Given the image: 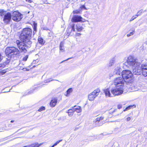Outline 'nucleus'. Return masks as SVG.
<instances>
[{
    "instance_id": "f257e3e1",
    "label": "nucleus",
    "mask_w": 147,
    "mask_h": 147,
    "mask_svg": "<svg viewBox=\"0 0 147 147\" xmlns=\"http://www.w3.org/2000/svg\"><path fill=\"white\" fill-rule=\"evenodd\" d=\"M128 65L131 66L133 68V72L134 74L139 75L141 73L140 63L138 62L137 59L131 56L128 57L127 61Z\"/></svg>"
},
{
    "instance_id": "f03ea898",
    "label": "nucleus",
    "mask_w": 147,
    "mask_h": 147,
    "mask_svg": "<svg viewBox=\"0 0 147 147\" xmlns=\"http://www.w3.org/2000/svg\"><path fill=\"white\" fill-rule=\"evenodd\" d=\"M32 34V30L29 28L23 29L20 36V40L25 42L29 45L32 44V42L30 40Z\"/></svg>"
},
{
    "instance_id": "7ed1b4c3",
    "label": "nucleus",
    "mask_w": 147,
    "mask_h": 147,
    "mask_svg": "<svg viewBox=\"0 0 147 147\" xmlns=\"http://www.w3.org/2000/svg\"><path fill=\"white\" fill-rule=\"evenodd\" d=\"M122 78L125 82L130 83L133 79V75L131 71L128 70H125L121 72Z\"/></svg>"
},
{
    "instance_id": "20e7f679",
    "label": "nucleus",
    "mask_w": 147,
    "mask_h": 147,
    "mask_svg": "<svg viewBox=\"0 0 147 147\" xmlns=\"http://www.w3.org/2000/svg\"><path fill=\"white\" fill-rule=\"evenodd\" d=\"M5 52L6 54L8 55L10 54L16 55L20 53V51L18 49L13 47H7Z\"/></svg>"
},
{
    "instance_id": "39448f33",
    "label": "nucleus",
    "mask_w": 147,
    "mask_h": 147,
    "mask_svg": "<svg viewBox=\"0 0 147 147\" xmlns=\"http://www.w3.org/2000/svg\"><path fill=\"white\" fill-rule=\"evenodd\" d=\"M25 43H26L25 42L22 41V42L20 41L19 40H17L16 41V43L20 51L24 53L27 51L26 49L27 48V46Z\"/></svg>"
},
{
    "instance_id": "423d86ee",
    "label": "nucleus",
    "mask_w": 147,
    "mask_h": 147,
    "mask_svg": "<svg viewBox=\"0 0 147 147\" xmlns=\"http://www.w3.org/2000/svg\"><path fill=\"white\" fill-rule=\"evenodd\" d=\"M124 86L120 88H117L111 90L112 96H116L120 95L123 93L124 90Z\"/></svg>"
},
{
    "instance_id": "0eeeda50",
    "label": "nucleus",
    "mask_w": 147,
    "mask_h": 147,
    "mask_svg": "<svg viewBox=\"0 0 147 147\" xmlns=\"http://www.w3.org/2000/svg\"><path fill=\"white\" fill-rule=\"evenodd\" d=\"M22 18V15L18 11L13 12L12 15V18L15 21L18 22Z\"/></svg>"
},
{
    "instance_id": "6e6552de",
    "label": "nucleus",
    "mask_w": 147,
    "mask_h": 147,
    "mask_svg": "<svg viewBox=\"0 0 147 147\" xmlns=\"http://www.w3.org/2000/svg\"><path fill=\"white\" fill-rule=\"evenodd\" d=\"M100 92L99 89H96L92 92L90 93L88 96L89 100L91 101H93L95 98L97 96Z\"/></svg>"
},
{
    "instance_id": "1a4fd4ad",
    "label": "nucleus",
    "mask_w": 147,
    "mask_h": 147,
    "mask_svg": "<svg viewBox=\"0 0 147 147\" xmlns=\"http://www.w3.org/2000/svg\"><path fill=\"white\" fill-rule=\"evenodd\" d=\"M125 81L122 77H118L115 79L114 80V83L116 86H117L118 87L120 86L122 87L123 86Z\"/></svg>"
},
{
    "instance_id": "9d476101",
    "label": "nucleus",
    "mask_w": 147,
    "mask_h": 147,
    "mask_svg": "<svg viewBox=\"0 0 147 147\" xmlns=\"http://www.w3.org/2000/svg\"><path fill=\"white\" fill-rule=\"evenodd\" d=\"M12 18V15L10 12L6 13L3 19V21L5 24H9L11 21Z\"/></svg>"
},
{
    "instance_id": "9b49d317",
    "label": "nucleus",
    "mask_w": 147,
    "mask_h": 147,
    "mask_svg": "<svg viewBox=\"0 0 147 147\" xmlns=\"http://www.w3.org/2000/svg\"><path fill=\"white\" fill-rule=\"evenodd\" d=\"M72 21L74 22H85V20L80 16H75L72 18Z\"/></svg>"
},
{
    "instance_id": "f8f14e48",
    "label": "nucleus",
    "mask_w": 147,
    "mask_h": 147,
    "mask_svg": "<svg viewBox=\"0 0 147 147\" xmlns=\"http://www.w3.org/2000/svg\"><path fill=\"white\" fill-rule=\"evenodd\" d=\"M104 92L106 96L108 97H113L112 93H111L109 89L107 88L104 90Z\"/></svg>"
},
{
    "instance_id": "ddd939ff",
    "label": "nucleus",
    "mask_w": 147,
    "mask_h": 147,
    "mask_svg": "<svg viewBox=\"0 0 147 147\" xmlns=\"http://www.w3.org/2000/svg\"><path fill=\"white\" fill-rule=\"evenodd\" d=\"M121 70L119 66H118L115 67L114 71V75L115 74L117 75H120Z\"/></svg>"
},
{
    "instance_id": "4468645a",
    "label": "nucleus",
    "mask_w": 147,
    "mask_h": 147,
    "mask_svg": "<svg viewBox=\"0 0 147 147\" xmlns=\"http://www.w3.org/2000/svg\"><path fill=\"white\" fill-rule=\"evenodd\" d=\"M57 100L56 98H54L51 100L50 103V106L52 107H55L56 104Z\"/></svg>"
},
{
    "instance_id": "2eb2a0df",
    "label": "nucleus",
    "mask_w": 147,
    "mask_h": 147,
    "mask_svg": "<svg viewBox=\"0 0 147 147\" xmlns=\"http://www.w3.org/2000/svg\"><path fill=\"white\" fill-rule=\"evenodd\" d=\"M75 111L74 109H69L66 111V113H68V116L69 117L72 116L73 115V113Z\"/></svg>"
},
{
    "instance_id": "dca6fc26",
    "label": "nucleus",
    "mask_w": 147,
    "mask_h": 147,
    "mask_svg": "<svg viewBox=\"0 0 147 147\" xmlns=\"http://www.w3.org/2000/svg\"><path fill=\"white\" fill-rule=\"evenodd\" d=\"M38 40L39 44L42 45H43L45 42V41L41 37H38Z\"/></svg>"
},
{
    "instance_id": "f3484780",
    "label": "nucleus",
    "mask_w": 147,
    "mask_h": 147,
    "mask_svg": "<svg viewBox=\"0 0 147 147\" xmlns=\"http://www.w3.org/2000/svg\"><path fill=\"white\" fill-rule=\"evenodd\" d=\"M76 108H74V110H75V111H76L78 113H80L82 111V109L80 107L77 106L76 107V106H74V107H76Z\"/></svg>"
},
{
    "instance_id": "a211bd4d",
    "label": "nucleus",
    "mask_w": 147,
    "mask_h": 147,
    "mask_svg": "<svg viewBox=\"0 0 147 147\" xmlns=\"http://www.w3.org/2000/svg\"><path fill=\"white\" fill-rule=\"evenodd\" d=\"M76 28L78 31H81L83 29L82 26L79 24H77L76 25Z\"/></svg>"
},
{
    "instance_id": "6ab92c4d",
    "label": "nucleus",
    "mask_w": 147,
    "mask_h": 147,
    "mask_svg": "<svg viewBox=\"0 0 147 147\" xmlns=\"http://www.w3.org/2000/svg\"><path fill=\"white\" fill-rule=\"evenodd\" d=\"M115 61V59L114 58L111 59L108 65L109 67H111L114 64Z\"/></svg>"
},
{
    "instance_id": "aec40b11",
    "label": "nucleus",
    "mask_w": 147,
    "mask_h": 147,
    "mask_svg": "<svg viewBox=\"0 0 147 147\" xmlns=\"http://www.w3.org/2000/svg\"><path fill=\"white\" fill-rule=\"evenodd\" d=\"M103 119V117H98L95 119L94 122H95L96 124H97L98 123L100 120H102Z\"/></svg>"
},
{
    "instance_id": "412c9836",
    "label": "nucleus",
    "mask_w": 147,
    "mask_h": 147,
    "mask_svg": "<svg viewBox=\"0 0 147 147\" xmlns=\"http://www.w3.org/2000/svg\"><path fill=\"white\" fill-rule=\"evenodd\" d=\"M141 71H143V70L147 69V64H142L141 67H140Z\"/></svg>"
},
{
    "instance_id": "4be33fe9",
    "label": "nucleus",
    "mask_w": 147,
    "mask_h": 147,
    "mask_svg": "<svg viewBox=\"0 0 147 147\" xmlns=\"http://www.w3.org/2000/svg\"><path fill=\"white\" fill-rule=\"evenodd\" d=\"M73 91V89L72 88H70L68 89L66 92V94L65 95L67 96H69L71 93Z\"/></svg>"
},
{
    "instance_id": "5701e85b",
    "label": "nucleus",
    "mask_w": 147,
    "mask_h": 147,
    "mask_svg": "<svg viewBox=\"0 0 147 147\" xmlns=\"http://www.w3.org/2000/svg\"><path fill=\"white\" fill-rule=\"evenodd\" d=\"M40 145H39L38 144H32L31 145H28L27 146H23V147H38Z\"/></svg>"
},
{
    "instance_id": "b1692460",
    "label": "nucleus",
    "mask_w": 147,
    "mask_h": 147,
    "mask_svg": "<svg viewBox=\"0 0 147 147\" xmlns=\"http://www.w3.org/2000/svg\"><path fill=\"white\" fill-rule=\"evenodd\" d=\"M143 75L145 77L147 76V69L143 70L142 71Z\"/></svg>"
},
{
    "instance_id": "393cba45",
    "label": "nucleus",
    "mask_w": 147,
    "mask_h": 147,
    "mask_svg": "<svg viewBox=\"0 0 147 147\" xmlns=\"http://www.w3.org/2000/svg\"><path fill=\"white\" fill-rule=\"evenodd\" d=\"M134 32H135V30H134L132 32H130L129 33L127 34V37H129L130 36L133 35L134 34Z\"/></svg>"
},
{
    "instance_id": "a878e982",
    "label": "nucleus",
    "mask_w": 147,
    "mask_h": 147,
    "mask_svg": "<svg viewBox=\"0 0 147 147\" xmlns=\"http://www.w3.org/2000/svg\"><path fill=\"white\" fill-rule=\"evenodd\" d=\"M81 12V10L80 9L76 10L73 11V13H75L78 14L80 13Z\"/></svg>"
},
{
    "instance_id": "bb28decb",
    "label": "nucleus",
    "mask_w": 147,
    "mask_h": 147,
    "mask_svg": "<svg viewBox=\"0 0 147 147\" xmlns=\"http://www.w3.org/2000/svg\"><path fill=\"white\" fill-rule=\"evenodd\" d=\"M45 108L44 107H42L40 108L38 110V111H42L45 110Z\"/></svg>"
},
{
    "instance_id": "cd10ccee",
    "label": "nucleus",
    "mask_w": 147,
    "mask_h": 147,
    "mask_svg": "<svg viewBox=\"0 0 147 147\" xmlns=\"http://www.w3.org/2000/svg\"><path fill=\"white\" fill-rule=\"evenodd\" d=\"M28 55H26L23 58V60L24 61H26L27 60V59L28 58Z\"/></svg>"
},
{
    "instance_id": "c85d7f7f",
    "label": "nucleus",
    "mask_w": 147,
    "mask_h": 147,
    "mask_svg": "<svg viewBox=\"0 0 147 147\" xmlns=\"http://www.w3.org/2000/svg\"><path fill=\"white\" fill-rule=\"evenodd\" d=\"M62 141V140H59L58 141H57L55 144H54L53 145L54 146H56L61 141Z\"/></svg>"
},
{
    "instance_id": "c756f323",
    "label": "nucleus",
    "mask_w": 147,
    "mask_h": 147,
    "mask_svg": "<svg viewBox=\"0 0 147 147\" xmlns=\"http://www.w3.org/2000/svg\"><path fill=\"white\" fill-rule=\"evenodd\" d=\"M4 11L3 10H0V15L1 16H2L3 15V13Z\"/></svg>"
},
{
    "instance_id": "7c9ffc66",
    "label": "nucleus",
    "mask_w": 147,
    "mask_h": 147,
    "mask_svg": "<svg viewBox=\"0 0 147 147\" xmlns=\"http://www.w3.org/2000/svg\"><path fill=\"white\" fill-rule=\"evenodd\" d=\"M132 107V106H129L128 107L126 108V109H125V110H124V111H125L128 110L129 109H130V107Z\"/></svg>"
},
{
    "instance_id": "2f4dec72",
    "label": "nucleus",
    "mask_w": 147,
    "mask_h": 147,
    "mask_svg": "<svg viewBox=\"0 0 147 147\" xmlns=\"http://www.w3.org/2000/svg\"><path fill=\"white\" fill-rule=\"evenodd\" d=\"M63 42H61L60 44V46L59 47H64V45H63Z\"/></svg>"
},
{
    "instance_id": "473e14b6",
    "label": "nucleus",
    "mask_w": 147,
    "mask_h": 147,
    "mask_svg": "<svg viewBox=\"0 0 147 147\" xmlns=\"http://www.w3.org/2000/svg\"><path fill=\"white\" fill-rule=\"evenodd\" d=\"M60 50L62 52L64 51V47H59Z\"/></svg>"
},
{
    "instance_id": "72a5a7b5",
    "label": "nucleus",
    "mask_w": 147,
    "mask_h": 147,
    "mask_svg": "<svg viewBox=\"0 0 147 147\" xmlns=\"http://www.w3.org/2000/svg\"><path fill=\"white\" fill-rule=\"evenodd\" d=\"M136 18V17H134V16H133L132 18H131V20H130V21H132V20H134Z\"/></svg>"
},
{
    "instance_id": "f704fd0d",
    "label": "nucleus",
    "mask_w": 147,
    "mask_h": 147,
    "mask_svg": "<svg viewBox=\"0 0 147 147\" xmlns=\"http://www.w3.org/2000/svg\"><path fill=\"white\" fill-rule=\"evenodd\" d=\"M79 127H74V130L76 131L77 130H78V129H79Z\"/></svg>"
},
{
    "instance_id": "c9c22d12",
    "label": "nucleus",
    "mask_w": 147,
    "mask_h": 147,
    "mask_svg": "<svg viewBox=\"0 0 147 147\" xmlns=\"http://www.w3.org/2000/svg\"><path fill=\"white\" fill-rule=\"evenodd\" d=\"M71 30L73 31H75V28H74V25L72 26Z\"/></svg>"
},
{
    "instance_id": "e433bc0d",
    "label": "nucleus",
    "mask_w": 147,
    "mask_h": 147,
    "mask_svg": "<svg viewBox=\"0 0 147 147\" xmlns=\"http://www.w3.org/2000/svg\"><path fill=\"white\" fill-rule=\"evenodd\" d=\"M26 1L28 3H31L32 1L31 0H26Z\"/></svg>"
},
{
    "instance_id": "4c0bfd02",
    "label": "nucleus",
    "mask_w": 147,
    "mask_h": 147,
    "mask_svg": "<svg viewBox=\"0 0 147 147\" xmlns=\"http://www.w3.org/2000/svg\"><path fill=\"white\" fill-rule=\"evenodd\" d=\"M131 118L130 117H128L126 119L127 121H129L130 120Z\"/></svg>"
},
{
    "instance_id": "58836bf2",
    "label": "nucleus",
    "mask_w": 147,
    "mask_h": 147,
    "mask_svg": "<svg viewBox=\"0 0 147 147\" xmlns=\"http://www.w3.org/2000/svg\"><path fill=\"white\" fill-rule=\"evenodd\" d=\"M80 8L81 9H83V8L85 9V7L84 5H82L81 6V7H80Z\"/></svg>"
},
{
    "instance_id": "ea45409f",
    "label": "nucleus",
    "mask_w": 147,
    "mask_h": 147,
    "mask_svg": "<svg viewBox=\"0 0 147 147\" xmlns=\"http://www.w3.org/2000/svg\"><path fill=\"white\" fill-rule=\"evenodd\" d=\"M117 107L118 109H120L122 107L121 105H119Z\"/></svg>"
},
{
    "instance_id": "a19ab883",
    "label": "nucleus",
    "mask_w": 147,
    "mask_h": 147,
    "mask_svg": "<svg viewBox=\"0 0 147 147\" xmlns=\"http://www.w3.org/2000/svg\"><path fill=\"white\" fill-rule=\"evenodd\" d=\"M2 56L0 54V62L2 60Z\"/></svg>"
},
{
    "instance_id": "79ce46f5",
    "label": "nucleus",
    "mask_w": 147,
    "mask_h": 147,
    "mask_svg": "<svg viewBox=\"0 0 147 147\" xmlns=\"http://www.w3.org/2000/svg\"><path fill=\"white\" fill-rule=\"evenodd\" d=\"M81 35V34L79 33H78L76 34V36H80Z\"/></svg>"
},
{
    "instance_id": "37998d69",
    "label": "nucleus",
    "mask_w": 147,
    "mask_h": 147,
    "mask_svg": "<svg viewBox=\"0 0 147 147\" xmlns=\"http://www.w3.org/2000/svg\"><path fill=\"white\" fill-rule=\"evenodd\" d=\"M115 110H114L112 112H111L110 111L109 112V113H110V114H112L114 112H115Z\"/></svg>"
},
{
    "instance_id": "c03bdc74",
    "label": "nucleus",
    "mask_w": 147,
    "mask_h": 147,
    "mask_svg": "<svg viewBox=\"0 0 147 147\" xmlns=\"http://www.w3.org/2000/svg\"><path fill=\"white\" fill-rule=\"evenodd\" d=\"M138 15H139L138 14V15H136L134 16V17H136V18L138 16Z\"/></svg>"
},
{
    "instance_id": "a18cd8bd",
    "label": "nucleus",
    "mask_w": 147,
    "mask_h": 147,
    "mask_svg": "<svg viewBox=\"0 0 147 147\" xmlns=\"http://www.w3.org/2000/svg\"><path fill=\"white\" fill-rule=\"evenodd\" d=\"M138 15H139L138 14V15H136L134 16V17H136V18L138 16Z\"/></svg>"
},
{
    "instance_id": "49530a36",
    "label": "nucleus",
    "mask_w": 147,
    "mask_h": 147,
    "mask_svg": "<svg viewBox=\"0 0 147 147\" xmlns=\"http://www.w3.org/2000/svg\"><path fill=\"white\" fill-rule=\"evenodd\" d=\"M121 121L120 119L117 120L115 121L120 122Z\"/></svg>"
},
{
    "instance_id": "de8ad7c7",
    "label": "nucleus",
    "mask_w": 147,
    "mask_h": 147,
    "mask_svg": "<svg viewBox=\"0 0 147 147\" xmlns=\"http://www.w3.org/2000/svg\"><path fill=\"white\" fill-rule=\"evenodd\" d=\"M23 70H24V71H27V69H26V68H23Z\"/></svg>"
},
{
    "instance_id": "09e8293b",
    "label": "nucleus",
    "mask_w": 147,
    "mask_h": 147,
    "mask_svg": "<svg viewBox=\"0 0 147 147\" xmlns=\"http://www.w3.org/2000/svg\"><path fill=\"white\" fill-rule=\"evenodd\" d=\"M70 59V58H68V59H67V60H64V61H63L62 62H63V61H67V60H69V59Z\"/></svg>"
},
{
    "instance_id": "8fccbe9b",
    "label": "nucleus",
    "mask_w": 147,
    "mask_h": 147,
    "mask_svg": "<svg viewBox=\"0 0 147 147\" xmlns=\"http://www.w3.org/2000/svg\"><path fill=\"white\" fill-rule=\"evenodd\" d=\"M14 121H13V120H11V123H13L14 122Z\"/></svg>"
},
{
    "instance_id": "3c124183",
    "label": "nucleus",
    "mask_w": 147,
    "mask_h": 147,
    "mask_svg": "<svg viewBox=\"0 0 147 147\" xmlns=\"http://www.w3.org/2000/svg\"><path fill=\"white\" fill-rule=\"evenodd\" d=\"M9 60H7V63H9Z\"/></svg>"
},
{
    "instance_id": "603ef678",
    "label": "nucleus",
    "mask_w": 147,
    "mask_h": 147,
    "mask_svg": "<svg viewBox=\"0 0 147 147\" xmlns=\"http://www.w3.org/2000/svg\"><path fill=\"white\" fill-rule=\"evenodd\" d=\"M113 76V75H112V74H110V77H111V76Z\"/></svg>"
},
{
    "instance_id": "864d4df0",
    "label": "nucleus",
    "mask_w": 147,
    "mask_h": 147,
    "mask_svg": "<svg viewBox=\"0 0 147 147\" xmlns=\"http://www.w3.org/2000/svg\"><path fill=\"white\" fill-rule=\"evenodd\" d=\"M2 67L1 66H0V69H1V67Z\"/></svg>"
},
{
    "instance_id": "5fc2aeb1",
    "label": "nucleus",
    "mask_w": 147,
    "mask_h": 147,
    "mask_svg": "<svg viewBox=\"0 0 147 147\" xmlns=\"http://www.w3.org/2000/svg\"><path fill=\"white\" fill-rule=\"evenodd\" d=\"M100 125V124H98L97 125V126H100V125Z\"/></svg>"
},
{
    "instance_id": "6e6d98bb",
    "label": "nucleus",
    "mask_w": 147,
    "mask_h": 147,
    "mask_svg": "<svg viewBox=\"0 0 147 147\" xmlns=\"http://www.w3.org/2000/svg\"><path fill=\"white\" fill-rule=\"evenodd\" d=\"M54 146L53 145L51 147H54Z\"/></svg>"
},
{
    "instance_id": "4d7b16f0",
    "label": "nucleus",
    "mask_w": 147,
    "mask_h": 147,
    "mask_svg": "<svg viewBox=\"0 0 147 147\" xmlns=\"http://www.w3.org/2000/svg\"><path fill=\"white\" fill-rule=\"evenodd\" d=\"M119 115V114H118L117 115V116H118Z\"/></svg>"
}]
</instances>
